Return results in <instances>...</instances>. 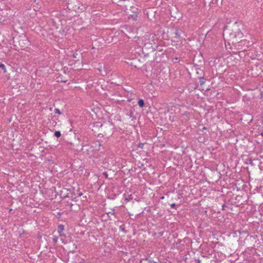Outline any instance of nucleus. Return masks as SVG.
<instances>
[{
    "label": "nucleus",
    "instance_id": "obj_1",
    "mask_svg": "<svg viewBox=\"0 0 263 263\" xmlns=\"http://www.w3.org/2000/svg\"><path fill=\"white\" fill-rule=\"evenodd\" d=\"M230 41H232V42H234L235 39L238 37L239 39H241L242 37V33L240 32L239 29L235 30V31H233L230 33ZM237 41V40H235Z\"/></svg>",
    "mask_w": 263,
    "mask_h": 263
},
{
    "label": "nucleus",
    "instance_id": "obj_2",
    "mask_svg": "<svg viewBox=\"0 0 263 263\" xmlns=\"http://www.w3.org/2000/svg\"><path fill=\"white\" fill-rule=\"evenodd\" d=\"M64 229V227L62 224H60L58 227V231L60 235H62V233Z\"/></svg>",
    "mask_w": 263,
    "mask_h": 263
},
{
    "label": "nucleus",
    "instance_id": "obj_3",
    "mask_svg": "<svg viewBox=\"0 0 263 263\" xmlns=\"http://www.w3.org/2000/svg\"><path fill=\"white\" fill-rule=\"evenodd\" d=\"M138 104L139 105V106L141 107H143L144 106V101L142 99H140L138 102Z\"/></svg>",
    "mask_w": 263,
    "mask_h": 263
},
{
    "label": "nucleus",
    "instance_id": "obj_4",
    "mask_svg": "<svg viewBox=\"0 0 263 263\" xmlns=\"http://www.w3.org/2000/svg\"><path fill=\"white\" fill-rule=\"evenodd\" d=\"M204 80H204V78H200V81H199V82H200V83L201 87H202V86L203 85V84H204V82H205V81H204Z\"/></svg>",
    "mask_w": 263,
    "mask_h": 263
},
{
    "label": "nucleus",
    "instance_id": "obj_5",
    "mask_svg": "<svg viewBox=\"0 0 263 263\" xmlns=\"http://www.w3.org/2000/svg\"><path fill=\"white\" fill-rule=\"evenodd\" d=\"M61 132L60 131H56L55 133H54V136L57 137V138H59L61 136Z\"/></svg>",
    "mask_w": 263,
    "mask_h": 263
},
{
    "label": "nucleus",
    "instance_id": "obj_6",
    "mask_svg": "<svg viewBox=\"0 0 263 263\" xmlns=\"http://www.w3.org/2000/svg\"><path fill=\"white\" fill-rule=\"evenodd\" d=\"M0 68L3 69L4 71V72H6V69L5 66L4 65V64H0Z\"/></svg>",
    "mask_w": 263,
    "mask_h": 263
},
{
    "label": "nucleus",
    "instance_id": "obj_7",
    "mask_svg": "<svg viewBox=\"0 0 263 263\" xmlns=\"http://www.w3.org/2000/svg\"><path fill=\"white\" fill-rule=\"evenodd\" d=\"M58 240V237L54 236L53 238V241L54 243H55L57 242Z\"/></svg>",
    "mask_w": 263,
    "mask_h": 263
},
{
    "label": "nucleus",
    "instance_id": "obj_8",
    "mask_svg": "<svg viewBox=\"0 0 263 263\" xmlns=\"http://www.w3.org/2000/svg\"><path fill=\"white\" fill-rule=\"evenodd\" d=\"M54 112H55V113L58 114H61V112L60 111V110L59 109H57V108L55 109Z\"/></svg>",
    "mask_w": 263,
    "mask_h": 263
},
{
    "label": "nucleus",
    "instance_id": "obj_9",
    "mask_svg": "<svg viewBox=\"0 0 263 263\" xmlns=\"http://www.w3.org/2000/svg\"><path fill=\"white\" fill-rule=\"evenodd\" d=\"M209 88L208 87H205L204 88V87H202L200 88V90L201 91H205V90H209Z\"/></svg>",
    "mask_w": 263,
    "mask_h": 263
},
{
    "label": "nucleus",
    "instance_id": "obj_10",
    "mask_svg": "<svg viewBox=\"0 0 263 263\" xmlns=\"http://www.w3.org/2000/svg\"><path fill=\"white\" fill-rule=\"evenodd\" d=\"M77 55H78L77 53H74V54H73V56L74 58H76Z\"/></svg>",
    "mask_w": 263,
    "mask_h": 263
},
{
    "label": "nucleus",
    "instance_id": "obj_11",
    "mask_svg": "<svg viewBox=\"0 0 263 263\" xmlns=\"http://www.w3.org/2000/svg\"><path fill=\"white\" fill-rule=\"evenodd\" d=\"M125 199H126V200H127L128 201H129L131 199V198H130V197H129V199H127V197H125Z\"/></svg>",
    "mask_w": 263,
    "mask_h": 263
},
{
    "label": "nucleus",
    "instance_id": "obj_12",
    "mask_svg": "<svg viewBox=\"0 0 263 263\" xmlns=\"http://www.w3.org/2000/svg\"><path fill=\"white\" fill-rule=\"evenodd\" d=\"M175 206V203H173V204H171V207L172 208H174Z\"/></svg>",
    "mask_w": 263,
    "mask_h": 263
},
{
    "label": "nucleus",
    "instance_id": "obj_13",
    "mask_svg": "<svg viewBox=\"0 0 263 263\" xmlns=\"http://www.w3.org/2000/svg\"><path fill=\"white\" fill-rule=\"evenodd\" d=\"M24 41H25V42H26L27 43H28V41L27 40V39H25V40H24Z\"/></svg>",
    "mask_w": 263,
    "mask_h": 263
},
{
    "label": "nucleus",
    "instance_id": "obj_14",
    "mask_svg": "<svg viewBox=\"0 0 263 263\" xmlns=\"http://www.w3.org/2000/svg\"><path fill=\"white\" fill-rule=\"evenodd\" d=\"M19 45H20L22 47H24V46L22 45L21 44V42H20V41H19Z\"/></svg>",
    "mask_w": 263,
    "mask_h": 263
}]
</instances>
